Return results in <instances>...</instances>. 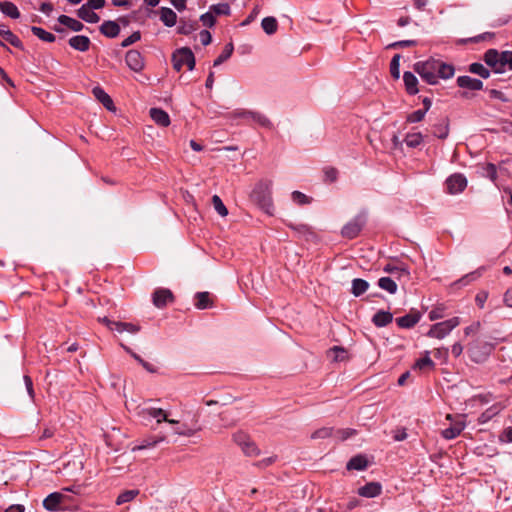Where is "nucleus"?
I'll return each mask as SVG.
<instances>
[{"label":"nucleus","mask_w":512,"mask_h":512,"mask_svg":"<svg viewBox=\"0 0 512 512\" xmlns=\"http://www.w3.org/2000/svg\"><path fill=\"white\" fill-rule=\"evenodd\" d=\"M366 223V217L364 214L355 216L351 221L343 226L341 235L347 239L356 238Z\"/></svg>","instance_id":"6"},{"label":"nucleus","mask_w":512,"mask_h":512,"mask_svg":"<svg viewBox=\"0 0 512 512\" xmlns=\"http://www.w3.org/2000/svg\"><path fill=\"white\" fill-rule=\"evenodd\" d=\"M333 432H334L333 428L323 427V428H320V429L316 430L315 432H313L311 435V438L312 439H325V438L333 436Z\"/></svg>","instance_id":"50"},{"label":"nucleus","mask_w":512,"mask_h":512,"mask_svg":"<svg viewBox=\"0 0 512 512\" xmlns=\"http://www.w3.org/2000/svg\"><path fill=\"white\" fill-rule=\"evenodd\" d=\"M417 45V41L415 40H401L394 43H391L388 45L387 48L391 49H397V48H404V47H411Z\"/></svg>","instance_id":"58"},{"label":"nucleus","mask_w":512,"mask_h":512,"mask_svg":"<svg viewBox=\"0 0 512 512\" xmlns=\"http://www.w3.org/2000/svg\"><path fill=\"white\" fill-rule=\"evenodd\" d=\"M65 498L66 496L63 495L62 493L53 492L43 500V507L50 512L64 510L61 504Z\"/></svg>","instance_id":"10"},{"label":"nucleus","mask_w":512,"mask_h":512,"mask_svg":"<svg viewBox=\"0 0 512 512\" xmlns=\"http://www.w3.org/2000/svg\"><path fill=\"white\" fill-rule=\"evenodd\" d=\"M241 449L247 456H257L260 453L256 444L251 439L245 445H243Z\"/></svg>","instance_id":"51"},{"label":"nucleus","mask_w":512,"mask_h":512,"mask_svg":"<svg viewBox=\"0 0 512 512\" xmlns=\"http://www.w3.org/2000/svg\"><path fill=\"white\" fill-rule=\"evenodd\" d=\"M436 68H437L438 79L439 78L450 79L451 77H453V75L455 73V69H454L453 65L444 63L440 60H437Z\"/></svg>","instance_id":"31"},{"label":"nucleus","mask_w":512,"mask_h":512,"mask_svg":"<svg viewBox=\"0 0 512 512\" xmlns=\"http://www.w3.org/2000/svg\"><path fill=\"white\" fill-rule=\"evenodd\" d=\"M173 68L176 71H181L183 66H187L188 70H193L195 67V57L192 50L188 47H183L176 50L172 55Z\"/></svg>","instance_id":"4"},{"label":"nucleus","mask_w":512,"mask_h":512,"mask_svg":"<svg viewBox=\"0 0 512 512\" xmlns=\"http://www.w3.org/2000/svg\"><path fill=\"white\" fill-rule=\"evenodd\" d=\"M195 307L197 309H207L209 307L213 306V302L210 299V293L209 292H197L195 294Z\"/></svg>","instance_id":"32"},{"label":"nucleus","mask_w":512,"mask_h":512,"mask_svg":"<svg viewBox=\"0 0 512 512\" xmlns=\"http://www.w3.org/2000/svg\"><path fill=\"white\" fill-rule=\"evenodd\" d=\"M432 133L439 139H446L449 134V122L447 118H443L440 123L434 124Z\"/></svg>","instance_id":"30"},{"label":"nucleus","mask_w":512,"mask_h":512,"mask_svg":"<svg viewBox=\"0 0 512 512\" xmlns=\"http://www.w3.org/2000/svg\"><path fill=\"white\" fill-rule=\"evenodd\" d=\"M499 441L502 443H512V427L505 428L499 435Z\"/></svg>","instance_id":"62"},{"label":"nucleus","mask_w":512,"mask_h":512,"mask_svg":"<svg viewBox=\"0 0 512 512\" xmlns=\"http://www.w3.org/2000/svg\"><path fill=\"white\" fill-rule=\"evenodd\" d=\"M458 87L467 89L470 91H479L483 89V82L480 79L472 78L470 76L464 75L459 76L456 80Z\"/></svg>","instance_id":"12"},{"label":"nucleus","mask_w":512,"mask_h":512,"mask_svg":"<svg viewBox=\"0 0 512 512\" xmlns=\"http://www.w3.org/2000/svg\"><path fill=\"white\" fill-rule=\"evenodd\" d=\"M502 63H503V69L506 70V66H508L509 69L512 70V51H510V50L502 51Z\"/></svg>","instance_id":"61"},{"label":"nucleus","mask_w":512,"mask_h":512,"mask_svg":"<svg viewBox=\"0 0 512 512\" xmlns=\"http://www.w3.org/2000/svg\"><path fill=\"white\" fill-rule=\"evenodd\" d=\"M31 32L37 36L39 39H41L42 41H45V42H49V43H52L55 41L56 37L54 34L44 30L43 28L41 27H37V26H32L31 27Z\"/></svg>","instance_id":"37"},{"label":"nucleus","mask_w":512,"mask_h":512,"mask_svg":"<svg viewBox=\"0 0 512 512\" xmlns=\"http://www.w3.org/2000/svg\"><path fill=\"white\" fill-rule=\"evenodd\" d=\"M164 440H165L164 436L146 438V439L141 440L139 442V444L135 445L132 450L138 451V450L150 449V448L155 447L158 443L163 442Z\"/></svg>","instance_id":"33"},{"label":"nucleus","mask_w":512,"mask_h":512,"mask_svg":"<svg viewBox=\"0 0 512 512\" xmlns=\"http://www.w3.org/2000/svg\"><path fill=\"white\" fill-rule=\"evenodd\" d=\"M93 9L89 8L87 5H82L77 11V16L87 22V23H97L100 20V17L97 13L92 11Z\"/></svg>","instance_id":"23"},{"label":"nucleus","mask_w":512,"mask_h":512,"mask_svg":"<svg viewBox=\"0 0 512 512\" xmlns=\"http://www.w3.org/2000/svg\"><path fill=\"white\" fill-rule=\"evenodd\" d=\"M0 11L7 17L12 19H18L20 17V11L18 7L11 1L0 2Z\"/></svg>","instance_id":"29"},{"label":"nucleus","mask_w":512,"mask_h":512,"mask_svg":"<svg viewBox=\"0 0 512 512\" xmlns=\"http://www.w3.org/2000/svg\"><path fill=\"white\" fill-rule=\"evenodd\" d=\"M367 466H368V460H367L366 456L359 454V455L352 457L347 462L346 469L362 471V470H365L367 468Z\"/></svg>","instance_id":"27"},{"label":"nucleus","mask_w":512,"mask_h":512,"mask_svg":"<svg viewBox=\"0 0 512 512\" xmlns=\"http://www.w3.org/2000/svg\"><path fill=\"white\" fill-rule=\"evenodd\" d=\"M483 61L488 67H490L491 71L494 72L495 74H502L505 72L502 63V52H499L497 49H488L483 54Z\"/></svg>","instance_id":"7"},{"label":"nucleus","mask_w":512,"mask_h":512,"mask_svg":"<svg viewBox=\"0 0 512 512\" xmlns=\"http://www.w3.org/2000/svg\"><path fill=\"white\" fill-rule=\"evenodd\" d=\"M68 43L73 49L80 52L88 51L91 45L89 37L84 35L73 36L69 39Z\"/></svg>","instance_id":"16"},{"label":"nucleus","mask_w":512,"mask_h":512,"mask_svg":"<svg viewBox=\"0 0 512 512\" xmlns=\"http://www.w3.org/2000/svg\"><path fill=\"white\" fill-rule=\"evenodd\" d=\"M488 299V292L486 291H480L477 293L476 297H475V302L477 304V306L482 309L484 308V305H485V302L487 301Z\"/></svg>","instance_id":"63"},{"label":"nucleus","mask_w":512,"mask_h":512,"mask_svg":"<svg viewBox=\"0 0 512 512\" xmlns=\"http://www.w3.org/2000/svg\"><path fill=\"white\" fill-rule=\"evenodd\" d=\"M99 30L104 36L115 38L120 33V26L116 21L106 20L100 25Z\"/></svg>","instance_id":"18"},{"label":"nucleus","mask_w":512,"mask_h":512,"mask_svg":"<svg viewBox=\"0 0 512 512\" xmlns=\"http://www.w3.org/2000/svg\"><path fill=\"white\" fill-rule=\"evenodd\" d=\"M368 288H369V283L366 280L361 279V278H355L352 281L351 293L355 297H358V296L362 295L363 293H365L368 290Z\"/></svg>","instance_id":"35"},{"label":"nucleus","mask_w":512,"mask_h":512,"mask_svg":"<svg viewBox=\"0 0 512 512\" xmlns=\"http://www.w3.org/2000/svg\"><path fill=\"white\" fill-rule=\"evenodd\" d=\"M200 21L203 23L204 26L211 28L215 25L216 18L211 13V11H209L200 16Z\"/></svg>","instance_id":"54"},{"label":"nucleus","mask_w":512,"mask_h":512,"mask_svg":"<svg viewBox=\"0 0 512 512\" xmlns=\"http://www.w3.org/2000/svg\"><path fill=\"white\" fill-rule=\"evenodd\" d=\"M0 36L12 46L23 49L21 40L5 25H0Z\"/></svg>","instance_id":"24"},{"label":"nucleus","mask_w":512,"mask_h":512,"mask_svg":"<svg viewBox=\"0 0 512 512\" xmlns=\"http://www.w3.org/2000/svg\"><path fill=\"white\" fill-rule=\"evenodd\" d=\"M250 440L249 435L242 431H238L233 434V441L240 447L245 445Z\"/></svg>","instance_id":"55"},{"label":"nucleus","mask_w":512,"mask_h":512,"mask_svg":"<svg viewBox=\"0 0 512 512\" xmlns=\"http://www.w3.org/2000/svg\"><path fill=\"white\" fill-rule=\"evenodd\" d=\"M434 362L432 361V359L430 358L429 356V352H426L425 356L418 359L414 365H413V369L414 370H425V369H432L434 367Z\"/></svg>","instance_id":"39"},{"label":"nucleus","mask_w":512,"mask_h":512,"mask_svg":"<svg viewBox=\"0 0 512 512\" xmlns=\"http://www.w3.org/2000/svg\"><path fill=\"white\" fill-rule=\"evenodd\" d=\"M233 50L234 47L232 43L226 44L221 54L214 60L213 66H219L228 60L231 57Z\"/></svg>","instance_id":"43"},{"label":"nucleus","mask_w":512,"mask_h":512,"mask_svg":"<svg viewBox=\"0 0 512 512\" xmlns=\"http://www.w3.org/2000/svg\"><path fill=\"white\" fill-rule=\"evenodd\" d=\"M139 495V490L132 489V490H126L119 494V496L116 499L117 505H122L124 503H128L132 500H134Z\"/></svg>","instance_id":"41"},{"label":"nucleus","mask_w":512,"mask_h":512,"mask_svg":"<svg viewBox=\"0 0 512 512\" xmlns=\"http://www.w3.org/2000/svg\"><path fill=\"white\" fill-rule=\"evenodd\" d=\"M125 62L135 72H140L144 68V58L138 50H129L126 53Z\"/></svg>","instance_id":"11"},{"label":"nucleus","mask_w":512,"mask_h":512,"mask_svg":"<svg viewBox=\"0 0 512 512\" xmlns=\"http://www.w3.org/2000/svg\"><path fill=\"white\" fill-rule=\"evenodd\" d=\"M468 71L472 74L478 75L483 79H488L491 76V70L479 62L471 63L468 66Z\"/></svg>","instance_id":"34"},{"label":"nucleus","mask_w":512,"mask_h":512,"mask_svg":"<svg viewBox=\"0 0 512 512\" xmlns=\"http://www.w3.org/2000/svg\"><path fill=\"white\" fill-rule=\"evenodd\" d=\"M152 120L159 126L167 127L170 125V117L166 111L161 108H151L149 111Z\"/></svg>","instance_id":"19"},{"label":"nucleus","mask_w":512,"mask_h":512,"mask_svg":"<svg viewBox=\"0 0 512 512\" xmlns=\"http://www.w3.org/2000/svg\"><path fill=\"white\" fill-rule=\"evenodd\" d=\"M489 96L492 98V99H498L502 102H508L509 99L508 97L500 90H497V89H491L489 90Z\"/></svg>","instance_id":"64"},{"label":"nucleus","mask_w":512,"mask_h":512,"mask_svg":"<svg viewBox=\"0 0 512 512\" xmlns=\"http://www.w3.org/2000/svg\"><path fill=\"white\" fill-rule=\"evenodd\" d=\"M493 349L494 345L492 343L477 339L469 344L467 352L473 362L483 363Z\"/></svg>","instance_id":"3"},{"label":"nucleus","mask_w":512,"mask_h":512,"mask_svg":"<svg viewBox=\"0 0 512 512\" xmlns=\"http://www.w3.org/2000/svg\"><path fill=\"white\" fill-rule=\"evenodd\" d=\"M197 29L198 22L196 20H187L185 18H180L179 25L177 27V33L180 35H190Z\"/></svg>","instance_id":"26"},{"label":"nucleus","mask_w":512,"mask_h":512,"mask_svg":"<svg viewBox=\"0 0 512 512\" xmlns=\"http://www.w3.org/2000/svg\"><path fill=\"white\" fill-rule=\"evenodd\" d=\"M92 93L94 97L102 103V105L109 111H114L115 106L112 98L99 86L93 88Z\"/></svg>","instance_id":"17"},{"label":"nucleus","mask_w":512,"mask_h":512,"mask_svg":"<svg viewBox=\"0 0 512 512\" xmlns=\"http://www.w3.org/2000/svg\"><path fill=\"white\" fill-rule=\"evenodd\" d=\"M329 356L333 359V361H343L347 358V351L339 346L332 347L329 351Z\"/></svg>","instance_id":"46"},{"label":"nucleus","mask_w":512,"mask_h":512,"mask_svg":"<svg viewBox=\"0 0 512 512\" xmlns=\"http://www.w3.org/2000/svg\"><path fill=\"white\" fill-rule=\"evenodd\" d=\"M494 36L495 34L493 32H484L482 34L469 38L468 41L472 43H479L481 41L492 40Z\"/></svg>","instance_id":"59"},{"label":"nucleus","mask_w":512,"mask_h":512,"mask_svg":"<svg viewBox=\"0 0 512 512\" xmlns=\"http://www.w3.org/2000/svg\"><path fill=\"white\" fill-rule=\"evenodd\" d=\"M384 272L393 274L399 278L401 275L409 276L410 272L406 266H395L386 264L383 268Z\"/></svg>","instance_id":"42"},{"label":"nucleus","mask_w":512,"mask_h":512,"mask_svg":"<svg viewBox=\"0 0 512 512\" xmlns=\"http://www.w3.org/2000/svg\"><path fill=\"white\" fill-rule=\"evenodd\" d=\"M444 306L443 305H438L436 307H434L430 312H429V319L431 321H434V320H437V319H441L443 318L444 316Z\"/></svg>","instance_id":"57"},{"label":"nucleus","mask_w":512,"mask_h":512,"mask_svg":"<svg viewBox=\"0 0 512 512\" xmlns=\"http://www.w3.org/2000/svg\"><path fill=\"white\" fill-rule=\"evenodd\" d=\"M421 319V313L417 310H411L410 313L396 318V323L400 328L410 329L414 327Z\"/></svg>","instance_id":"13"},{"label":"nucleus","mask_w":512,"mask_h":512,"mask_svg":"<svg viewBox=\"0 0 512 512\" xmlns=\"http://www.w3.org/2000/svg\"><path fill=\"white\" fill-rule=\"evenodd\" d=\"M403 81L408 94L416 95L419 92L418 79L412 72H404Z\"/></svg>","instance_id":"21"},{"label":"nucleus","mask_w":512,"mask_h":512,"mask_svg":"<svg viewBox=\"0 0 512 512\" xmlns=\"http://www.w3.org/2000/svg\"><path fill=\"white\" fill-rule=\"evenodd\" d=\"M464 428L465 423L462 420H457L450 427L442 430L441 434L445 439L451 440L459 436Z\"/></svg>","instance_id":"20"},{"label":"nucleus","mask_w":512,"mask_h":512,"mask_svg":"<svg viewBox=\"0 0 512 512\" xmlns=\"http://www.w3.org/2000/svg\"><path fill=\"white\" fill-rule=\"evenodd\" d=\"M423 141V135L420 132L408 133L404 139L406 145L410 148L418 147Z\"/></svg>","instance_id":"44"},{"label":"nucleus","mask_w":512,"mask_h":512,"mask_svg":"<svg viewBox=\"0 0 512 512\" xmlns=\"http://www.w3.org/2000/svg\"><path fill=\"white\" fill-rule=\"evenodd\" d=\"M400 55L395 54L390 62V73L394 79H399L400 77Z\"/></svg>","instance_id":"48"},{"label":"nucleus","mask_w":512,"mask_h":512,"mask_svg":"<svg viewBox=\"0 0 512 512\" xmlns=\"http://www.w3.org/2000/svg\"><path fill=\"white\" fill-rule=\"evenodd\" d=\"M261 26L265 33L272 35L277 31L278 22L274 17H265L262 19Z\"/></svg>","instance_id":"38"},{"label":"nucleus","mask_w":512,"mask_h":512,"mask_svg":"<svg viewBox=\"0 0 512 512\" xmlns=\"http://www.w3.org/2000/svg\"><path fill=\"white\" fill-rule=\"evenodd\" d=\"M160 20L166 27H173L177 23V14L168 7L159 9Z\"/></svg>","instance_id":"25"},{"label":"nucleus","mask_w":512,"mask_h":512,"mask_svg":"<svg viewBox=\"0 0 512 512\" xmlns=\"http://www.w3.org/2000/svg\"><path fill=\"white\" fill-rule=\"evenodd\" d=\"M262 127L271 129L273 127L272 122L262 113L257 111H251L250 118Z\"/></svg>","instance_id":"40"},{"label":"nucleus","mask_w":512,"mask_h":512,"mask_svg":"<svg viewBox=\"0 0 512 512\" xmlns=\"http://www.w3.org/2000/svg\"><path fill=\"white\" fill-rule=\"evenodd\" d=\"M292 199L299 205L308 204L310 202L309 198L300 191H294L292 193Z\"/></svg>","instance_id":"60"},{"label":"nucleus","mask_w":512,"mask_h":512,"mask_svg":"<svg viewBox=\"0 0 512 512\" xmlns=\"http://www.w3.org/2000/svg\"><path fill=\"white\" fill-rule=\"evenodd\" d=\"M425 114H426V110L419 109V110H416V111L412 112L411 114H409L407 116L406 120L409 123H417L424 119Z\"/></svg>","instance_id":"53"},{"label":"nucleus","mask_w":512,"mask_h":512,"mask_svg":"<svg viewBox=\"0 0 512 512\" xmlns=\"http://www.w3.org/2000/svg\"><path fill=\"white\" fill-rule=\"evenodd\" d=\"M378 286L390 294H395L398 287L396 282L390 277H381L378 280Z\"/></svg>","instance_id":"36"},{"label":"nucleus","mask_w":512,"mask_h":512,"mask_svg":"<svg viewBox=\"0 0 512 512\" xmlns=\"http://www.w3.org/2000/svg\"><path fill=\"white\" fill-rule=\"evenodd\" d=\"M460 324L459 317H453L443 322L436 323L431 326L427 336L442 339L448 335L455 327Z\"/></svg>","instance_id":"5"},{"label":"nucleus","mask_w":512,"mask_h":512,"mask_svg":"<svg viewBox=\"0 0 512 512\" xmlns=\"http://www.w3.org/2000/svg\"><path fill=\"white\" fill-rule=\"evenodd\" d=\"M174 301V295L170 289L157 288L152 294V302L157 308H164Z\"/></svg>","instance_id":"9"},{"label":"nucleus","mask_w":512,"mask_h":512,"mask_svg":"<svg viewBox=\"0 0 512 512\" xmlns=\"http://www.w3.org/2000/svg\"><path fill=\"white\" fill-rule=\"evenodd\" d=\"M198 430H200V428L189 426L187 424H182L181 426H177L174 428V433L180 436L190 437L193 436Z\"/></svg>","instance_id":"45"},{"label":"nucleus","mask_w":512,"mask_h":512,"mask_svg":"<svg viewBox=\"0 0 512 512\" xmlns=\"http://www.w3.org/2000/svg\"><path fill=\"white\" fill-rule=\"evenodd\" d=\"M393 321V314L389 311L379 310L372 317V323L376 327H385Z\"/></svg>","instance_id":"22"},{"label":"nucleus","mask_w":512,"mask_h":512,"mask_svg":"<svg viewBox=\"0 0 512 512\" xmlns=\"http://www.w3.org/2000/svg\"><path fill=\"white\" fill-rule=\"evenodd\" d=\"M210 11L216 15H230L231 9L228 3H218L210 6Z\"/></svg>","instance_id":"47"},{"label":"nucleus","mask_w":512,"mask_h":512,"mask_svg":"<svg viewBox=\"0 0 512 512\" xmlns=\"http://www.w3.org/2000/svg\"><path fill=\"white\" fill-rule=\"evenodd\" d=\"M446 189L449 194H459L467 187V179L461 173H455L446 179Z\"/></svg>","instance_id":"8"},{"label":"nucleus","mask_w":512,"mask_h":512,"mask_svg":"<svg viewBox=\"0 0 512 512\" xmlns=\"http://www.w3.org/2000/svg\"><path fill=\"white\" fill-rule=\"evenodd\" d=\"M324 172V181L325 182H335L338 177V170L334 167H325L323 169Z\"/></svg>","instance_id":"52"},{"label":"nucleus","mask_w":512,"mask_h":512,"mask_svg":"<svg viewBox=\"0 0 512 512\" xmlns=\"http://www.w3.org/2000/svg\"><path fill=\"white\" fill-rule=\"evenodd\" d=\"M142 413L144 415H148L152 418H155L158 424L163 421L168 422L170 424H174V425L179 424L178 421H176L174 419H169L166 411H164L161 408H154V407L145 408L142 410Z\"/></svg>","instance_id":"14"},{"label":"nucleus","mask_w":512,"mask_h":512,"mask_svg":"<svg viewBox=\"0 0 512 512\" xmlns=\"http://www.w3.org/2000/svg\"><path fill=\"white\" fill-rule=\"evenodd\" d=\"M212 204L214 206V209L220 216H226L228 214L226 206L224 205L223 201L218 195H214L212 197Z\"/></svg>","instance_id":"49"},{"label":"nucleus","mask_w":512,"mask_h":512,"mask_svg":"<svg viewBox=\"0 0 512 512\" xmlns=\"http://www.w3.org/2000/svg\"><path fill=\"white\" fill-rule=\"evenodd\" d=\"M382 486L378 482H369L364 486L360 487L358 494L366 498H374L381 494Z\"/></svg>","instance_id":"15"},{"label":"nucleus","mask_w":512,"mask_h":512,"mask_svg":"<svg viewBox=\"0 0 512 512\" xmlns=\"http://www.w3.org/2000/svg\"><path fill=\"white\" fill-rule=\"evenodd\" d=\"M271 185V181H260L251 193V199L269 215H273L274 210Z\"/></svg>","instance_id":"1"},{"label":"nucleus","mask_w":512,"mask_h":512,"mask_svg":"<svg viewBox=\"0 0 512 512\" xmlns=\"http://www.w3.org/2000/svg\"><path fill=\"white\" fill-rule=\"evenodd\" d=\"M140 39H141V33L139 31H135L130 36H128L127 38H125L122 41L121 47L126 48V47L134 44L135 42L139 41Z\"/></svg>","instance_id":"56"},{"label":"nucleus","mask_w":512,"mask_h":512,"mask_svg":"<svg viewBox=\"0 0 512 512\" xmlns=\"http://www.w3.org/2000/svg\"><path fill=\"white\" fill-rule=\"evenodd\" d=\"M436 66L437 60L430 58L426 61L416 62L413 65V69L427 84L435 85L438 83Z\"/></svg>","instance_id":"2"},{"label":"nucleus","mask_w":512,"mask_h":512,"mask_svg":"<svg viewBox=\"0 0 512 512\" xmlns=\"http://www.w3.org/2000/svg\"><path fill=\"white\" fill-rule=\"evenodd\" d=\"M58 22L74 32H79L84 29V24L82 22L67 15H60L58 17Z\"/></svg>","instance_id":"28"}]
</instances>
